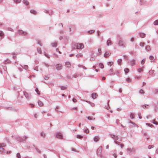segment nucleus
Masks as SVG:
<instances>
[{
  "instance_id": "f257e3e1",
  "label": "nucleus",
  "mask_w": 158,
  "mask_h": 158,
  "mask_svg": "<svg viewBox=\"0 0 158 158\" xmlns=\"http://www.w3.org/2000/svg\"><path fill=\"white\" fill-rule=\"evenodd\" d=\"M6 146V145L4 143H0V153H4V154H8L11 152V151H6L5 149L3 148Z\"/></svg>"
},
{
  "instance_id": "f03ea898",
  "label": "nucleus",
  "mask_w": 158,
  "mask_h": 158,
  "mask_svg": "<svg viewBox=\"0 0 158 158\" xmlns=\"http://www.w3.org/2000/svg\"><path fill=\"white\" fill-rule=\"evenodd\" d=\"M72 47L74 49H81L84 48V46L82 44L77 43L73 44Z\"/></svg>"
},
{
  "instance_id": "7ed1b4c3",
  "label": "nucleus",
  "mask_w": 158,
  "mask_h": 158,
  "mask_svg": "<svg viewBox=\"0 0 158 158\" xmlns=\"http://www.w3.org/2000/svg\"><path fill=\"white\" fill-rule=\"evenodd\" d=\"M17 34L22 36H26L27 35L28 33L27 31H24L21 29H18L17 31Z\"/></svg>"
},
{
  "instance_id": "20e7f679",
  "label": "nucleus",
  "mask_w": 158,
  "mask_h": 158,
  "mask_svg": "<svg viewBox=\"0 0 158 158\" xmlns=\"http://www.w3.org/2000/svg\"><path fill=\"white\" fill-rule=\"evenodd\" d=\"M23 94L26 98L27 99H29L31 98V95L30 93H28L25 91L23 92Z\"/></svg>"
},
{
  "instance_id": "39448f33",
  "label": "nucleus",
  "mask_w": 158,
  "mask_h": 158,
  "mask_svg": "<svg viewBox=\"0 0 158 158\" xmlns=\"http://www.w3.org/2000/svg\"><path fill=\"white\" fill-rule=\"evenodd\" d=\"M102 150V147L100 146L97 149V153L98 156H101V152Z\"/></svg>"
},
{
  "instance_id": "423d86ee",
  "label": "nucleus",
  "mask_w": 158,
  "mask_h": 158,
  "mask_svg": "<svg viewBox=\"0 0 158 158\" xmlns=\"http://www.w3.org/2000/svg\"><path fill=\"white\" fill-rule=\"evenodd\" d=\"M125 44V42L122 40L121 39H118V44L119 46H124Z\"/></svg>"
},
{
  "instance_id": "0eeeda50",
  "label": "nucleus",
  "mask_w": 158,
  "mask_h": 158,
  "mask_svg": "<svg viewBox=\"0 0 158 158\" xmlns=\"http://www.w3.org/2000/svg\"><path fill=\"white\" fill-rule=\"evenodd\" d=\"M135 60L133 59L129 61L128 64L132 66H134L135 63Z\"/></svg>"
},
{
  "instance_id": "6e6552de",
  "label": "nucleus",
  "mask_w": 158,
  "mask_h": 158,
  "mask_svg": "<svg viewBox=\"0 0 158 158\" xmlns=\"http://www.w3.org/2000/svg\"><path fill=\"white\" fill-rule=\"evenodd\" d=\"M56 137L59 139H62V135L60 132H57L56 133Z\"/></svg>"
},
{
  "instance_id": "1a4fd4ad",
  "label": "nucleus",
  "mask_w": 158,
  "mask_h": 158,
  "mask_svg": "<svg viewBox=\"0 0 158 158\" xmlns=\"http://www.w3.org/2000/svg\"><path fill=\"white\" fill-rule=\"evenodd\" d=\"M111 137L114 140V142L116 141L118 139V137L117 136L113 135L110 134Z\"/></svg>"
},
{
  "instance_id": "9d476101",
  "label": "nucleus",
  "mask_w": 158,
  "mask_h": 158,
  "mask_svg": "<svg viewBox=\"0 0 158 158\" xmlns=\"http://www.w3.org/2000/svg\"><path fill=\"white\" fill-rule=\"evenodd\" d=\"M56 68L57 70H61L62 68V66L61 64H57L56 65Z\"/></svg>"
},
{
  "instance_id": "9b49d317",
  "label": "nucleus",
  "mask_w": 158,
  "mask_h": 158,
  "mask_svg": "<svg viewBox=\"0 0 158 158\" xmlns=\"http://www.w3.org/2000/svg\"><path fill=\"white\" fill-rule=\"evenodd\" d=\"M106 43L107 46H109L112 44V43L110 38L108 39L106 42Z\"/></svg>"
},
{
  "instance_id": "f8f14e48",
  "label": "nucleus",
  "mask_w": 158,
  "mask_h": 158,
  "mask_svg": "<svg viewBox=\"0 0 158 158\" xmlns=\"http://www.w3.org/2000/svg\"><path fill=\"white\" fill-rule=\"evenodd\" d=\"M110 53L109 52H106L104 54V56L106 58L110 56Z\"/></svg>"
},
{
  "instance_id": "ddd939ff",
  "label": "nucleus",
  "mask_w": 158,
  "mask_h": 158,
  "mask_svg": "<svg viewBox=\"0 0 158 158\" xmlns=\"http://www.w3.org/2000/svg\"><path fill=\"white\" fill-rule=\"evenodd\" d=\"M15 139L17 140L18 141L21 142V141H22L23 140L21 139V138H20V137L17 136L15 137Z\"/></svg>"
},
{
  "instance_id": "4468645a",
  "label": "nucleus",
  "mask_w": 158,
  "mask_h": 158,
  "mask_svg": "<svg viewBox=\"0 0 158 158\" xmlns=\"http://www.w3.org/2000/svg\"><path fill=\"white\" fill-rule=\"evenodd\" d=\"M98 95L96 93H93L91 95V97L93 99H95L97 98Z\"/></svg>"
},
{
  "instance_id": "2eb2a0df",
  "label": "nucleus",
  "mask_w": 158,
  "mask_h": 158,
  "mask_svg": "<svg viewBox=\"0 0 158 158\" xmlns=\"http://www.w3.org/2000/svg\"><path fill=\"white\" fill-rule=\"evenodd\" d=\"M142 107L144 109H148L150 106L148 105H144L142 106Z\"/></svg>"
},
{
  "instance_id": "dca6fc26",
  "label": "nucleus",
  "mask_w": 158,
  "mask_h": 158,
  "mask_svg": "<svg viewBox=\"0 0 158 158\" xmlns=\"http://www.w3.org/2000/svg\"><path fill=\"white\" fill-rule=\"evenodd\" d=\"M129 123H132V124H133V125H131V126H130V127H136V126H137V125H136V124H135L134 123V122H132V121H129Z\"/></svg>"
},
{
  "instance_id": "f3484780",
  "label": "nucleus",
  "mask_w": 158,
  "mask_h": 158,
  "mask_svg": "<svg viewBox=\"0 0 158 158\" xmlns=\"http://www.w3.org/2000/svg\"><path fill=\"white\" fill-rule=\"evenodd\" d=\"M4 35V33L2 31H0V36L1 37V39H2V38L3 37Z\"/></svg>"
},
{
  "instance_id": "a211bd4d",
  "label": "nucleus",
  "mask_w": 158,
  "mask_h": 158,
  "mask_svg": "<svg viewBox=\"0 0 158 158\" xmlns=\"http://www.w3.org/2000/svg\"><path fill=\"white\" fill-rule=\"evenodd\" d=\"M23 3L26 6H27L28 5L29 3L27 0H23Z\"/></svg>"
},
{
  "instance_id": "6ab92c4d",
  "label": "nucleus",
  "mask_w": 158,
  "mask_h": 158,
  "mask_svg": "<svg viewBox=\"0 0 158 158\" xmlns=\"http://www.w3.org/2000/svg\"><path fill=\"white\" fill-rule=\"evenodd\" d=\"M99 137L98 136H96L94 137V141L95 142H97L99 140Z\"/></svg>"
},
{
  "instance_id": "aec40b11",
  "label": "nucleus",
  "mask_w": 158,
  "mask_h": 158,
  "mask_svg": "<svg viewBox=\"0 0 158 158\" xmlns=\"http://www.w3.org/2000/svg\"><path fill=\"white\" fill-rule=\"evenodd\" d=\"M65 66L68 68H69L70 67L71 64L69 62H66L65 63Z\"/></svg>"
},
{
  "instance_id": "412c9836",
  "label": "nucleus",
  "mask_w": 158,
  "mask_h": 158,
  "mask_svg": "<svg viewBox=\"0 0 158 158\" xmlns=\"http://www.w3.org/2000/svg\"><path fill=\"white\" fill-rule=\"evenodd\" d=\"M30 12L31 14H33L34 15H36L37 14V12L36 11H35V10H31Z\"/></svg>"
},
{
  "instance_id": "4be33fe9",
  "label": "nucleus",
  "mask_w": 158,
  "mask_h": 158,
  "mask_svg": "<svg viewBox=\"0 0 158 158\" xmlns=\"http://www.w3.org/2000/svg\"><path fill=\"white\" fill-rule=\"evenodd\" d=\"M84 129H85L84 130V132L86 133H89V131L88 129L86 127H85Z\"/></svg>"
},
{
  "instance_id": "5701e85b",
  "label": "nucleus",
  "mask_w": 158,
  "mask_h": 158,
  "mask_svg": "<svg viewBox=\"0 0 158 158\" xmlns=\"http://www.w3.org/2000/svg\"><path fill=\"white\" fill-rule=\"evenodd\" d=\"M122 62V60L121 59H118L117 60L118 64L120 65L121 64V62Z\"/></svg>"
},
{
  "instance_id": "b1692460",
  "label": "nucleus",
  "mask_w": 158,
  "mask_h": 158,
  "mask_svg": "<svg viewBox=\"0 0 158 158\" xmlns=\"http://www.w3.org/2000/svg\"><path fill=\"white\" fill-rule=\"evenodd\" d=\"M133 150L134 149L133 148H128L127 149V152L129 153L132 152Z\"/></svg>"
},
{
  "instance_id": "393cba45",
  "label": "nucleus",
  "mask_w": 158,
  "mask_h": 158,
  "mask_svg": "<svg viewBox=\"0 0 158 158\" xmlns=\"http://www.w3.org/2000/svg\"><path fill=\"white\" fill-rule=\"evenodd\" d=\"M27 137L26 136H24L23 137V138H21V139L23 140L22 141H21V142H24V141H25V140L27 138Z\"/></svg>"
},
{
  "instance_id": "a878e982",
  "label": "nucleus",
  "mask_w": 158,
  "mask_h": 158,
  "mask_svg": "<svg viewBox=\"0 0 158 158\" xmlns=\"http://www.w3.org/2000/svg\"><path fill=\"white\" fill-rule=\"evenodd\" d=\"M124 71L125 74H127L129 72V69L128 68H126L124 69Z\"/></svg>"
},
{
  "instance_id": "bb28decb",
  "label": "nucleus",
  "mask_w": 158,
  "mask_h": 158,
  "mask_svg": "<svg viewBox=\"0 0 158 158\" xmlns=\"http://www.w3.org/2000/svg\"><path fill=\"white\" fill-rule=\"evenodd\" d=\"M22 68L24 69H25L27 70L28 69V66L27 65H24L23 66L21 65Z\"/></svg>"
},
{
  "instance_id": "cd10ccee",
  "label": "nucleus",
  "mask_w": 158,
  "mask_h": 158,
  "mask_svg": "<svg viewBox=\"0 0 158 158\" xmlns=\"http://www.w3.org/2000/svg\"><path fill=\"white\" fill-rule=\"evenodd\" d=\"M57 43L56 42L53 43L52 44V45L53 47H56L57 46Z\"/></svg>"
},
{
  "instance_id": "c85d7f7f",
  "label": "nucleus",
  "mask_w": 158,
  "mask_h": 158,
  "mask_svg": "<svg viewBox=\"0 0 158 158\" xmlns=\"http://www.w3.org/2000/svg\"><path fill=\"white\" fill-rule=\"evenodd\" d=\"M38 104L39 106H42L43 105V103L41 101H39L38 102Z\"/></svg>"
},
{
  "instance_id": "c756f323",
  "label": "nucleus",
  "mask_w": 158,
  "mask_h": 158,
  "mask_svg": "<svg viewBox=\"0 0 158 158\" xmlns=\"http://www.w3.org/2000/svg\"><path fill=\"white\" fill-rule=\"evenodd\" d=\"M140 37L142 38H144L145 36V34L142 33H140Z\"/></svg>"
},
{
  "instance_id": "7c9ffc66",
  "label": "nucleus",
  "mask_w": 158,
  "mask_h": 158,
  "mask_svg": "<svg viewBox=\"0 0 158 158\" xmlns=\"http://www.w3.org/2000/svg\"><path fill=\"white\" fill-rule=\"evenodd\" d=\"M35 91L36 92V93H37V94L38 95H40V93L39 90H38V89L37 88H36V89H35Z\"/></svg>"
},
{
  "instance_id": "2f4dec72",
  "label": "nucleus",
  "mask_w": 158,
  "mask_h": 158,
  "mask_svg": "<svg viewBox=\"0 0 158 158\" xmlns=\"http://www.w3.org/2000/svg\"><path fill=\"white\" fill-rule=\"evenodd\" d=\"M83 56L82 54L81 53H78L77 55H76V56L77 57H82Z\"/></svg>"
},
{
  "instance_id": "473e14b6",
  "label": "nucleus",
  "mask_w": 158,
  "mask_h": 158,
  "mask_svg": "<svg viewBox=\"0 0 158 158\" xmlns=\"http://www.w3.org/2000/svg\"><path fill=\"white\" fill-rule=\"evenodd\" d=\"M153 24L155 25H158V20H155L153 23Z\"/></svg>"
},
{
  "instance_id": "72a5a7b5",
  "label": "nucleus",
  "mask_w": 158,
  "mask_h": 158,
  "mask_svg": "<svg viewBox=\"0 0 158 158\" xmlns=\"http://www.w3.org/2000/svg\"><path fill=\"white\" fill-rule=\"evenodd\" d=\"M145 49L147 51H149L150 49V47L149 46H147L145 47Z\"/></svg>"
},
{
  "instance_id": "f704fd0d",
  "label": "nucleus",
  "mask_w": 158,
  "mask_h": 158,
  "mask_svg": "<svg viewBox=\"0 0 158 158\" xmlns=\"http://www.w3.org/2000/svg\"><path fill=\"white\" fill-rule=\"evenodd\" d=\"M99 66L101 69H103L104 67V66L103 64L100 63L99 64Z\"/></svg>"
},
{
  "instance_id": "c9c22d12",
  "label": "nucleus",
  "mask_w": 158,
  "mask_h": 158,
  "mask_svg": "<svg viewBox=\"0 0 158 158\" xmlns=\"http://www.w3.org/2000/svg\"><path fill=\"white\" fill-rule=\"evenodd\" d=\"M76 137L77 138L80 139H82L83 138V136L80 135H77Z\"/></svg>"
},
{
  "instance_id": "e433bc0d",
  "label": "nucleus",
  "mask_w": 158,
  "mask_h": 158,
  "mask_svg": "<svg viewBox=\"0 0 158 158\" xmlns=\"http://www.w3.org/2000/svg\"><path fill=\"white\" fill-rule=\"evenodd\" d=\"M140 5H143L145 2V1L143 0H140Z\"/></svg>"
},
{
  "instance_id": "4c0bfd02",
  "label": "nucleus",
  "mask_w": 158,
  "mask_h": 158,
  "mask_svg": "<svg viewBox=\"0 0 158 158\" xmlns=\"http://www.w3.org/2000/svg\"><path fill=\"white\" fill-rule=\"evenodd\" d=\"M95 31L94 30H91L90 31H88V33L89 34H92Z\"/></svg>"
},
{
  "instance_id": "58836bf2",
  "label": "nucleus",
  "mask_w": 158,
  "mask_h": 158,
  "mask_svg": "<svg viewBox=\"0 0 158 158\" xmlns=\"http://www.w3.org/2000/svg\"><path fill=\"white\" fill-rule=\"evenodd\" d=\"M37 52L40 54H41L42 53L41 50L40 48H37Z\"/></svg>"
},
{
  "instance_id": "ea45409f",
  "label": "nucleus",
  "mask_w": 158,
  "mask_h": 158,
  "mask_svg": "<svg viewBox=\"0 0 158 158\" xmlns=\"http://www.w3.org/2000/svg\"><path fill=\"white\" fill-rule=\"evenodd\" d=\"M10 60H8V59H7L6 60H5V64H6L7 63H10Z\"/></svg>"
},
{
  "instance_id": "a19ab883",
  "label": "nucleus",
  "mask_w": 158,
  "mask_h": 158,
  "mask_svg": "<svg viewBox=\"0 0 158 158\" xmlns=\"http://www.w3.org/2000/svg\"><path fill=\"white\" fill-rule=\"evenodd\" d=\"M44 12H45L46 13H48V14L49 15H51L52 12H49V11L47 10H44Z\"/></svg>"
},
{
  "instance_id": "79ce46f5",
  "label": "nucleus",
  "mask_w": 158,
  "mask_h": 158,
  "mask_svg": "<svg viewBox=\"0 0 158 158\" xmlns=\"http://www.w3.org/2000/svg\"><path fill=\"white\" fill-rule=\"evenodd\" d=\"M40 135L41 136L44 137L45 136V135L44 132H41L40 133Z\"/></svg>"
},
{
  "instance_id": "37998d69",
  "label": "nucleus",
  "mask_w": 158,
  "mask_h": 158,
  "mask_svg": "<svg viewBox=\"0 0 158 158\" xmlns=\"http://www.w3.org/2000/svg\"><path fill=\"white\" fill-rule=\"evenodd\" d=\"M145 61V59H143V60H142L141 61V64L142 65L143 64H144Z\"/></svg>"
},
{
  "instance_id": "c03bdc74",
  "label": "nucleus",
  "mask_w": 158,
  "mask_h": 158,
  "mask_svg": "<svg viewBox=\"0 0 158 158\" xmlns=\"http://www.w3.org/2000/svg\"><path fill=\"white\" fill-rule=\"evenodd\" d=\"M137 71L139 72L140 73L141 71H143V68H139L137 69Z\"/></svg>"
},
{
  "instance_id": "a18cd8bd",
  "label": "nucleus",
  "mask_w": 158,
  "mask_h": 158,
  "mask_svg": "<svg viewBox=\"0 0 158 158\" xmlns=\"http://www.w3.org/2000/svg\"><path fill=\"white\" fill-rule=\"evenodd\" d=\"M43 64L46 67H48L50 66V65L46 63L45 62L43 63Z\"/></svg>"
},
{
  "instance_id": "49530a36",
  "label": "nucleus",
  "mask_w": 158,
  "mask_h": 158,
  "mask_svg": "<svg viewBox=\"0 0 158 158\" xmlns=\"http://www.w3.org/2000/svg\"><path fill=\"white\" fill-rule=\"evenodd\" d=\"M109 72L111 73H108L107 74L108 75H110L111 74V73H112L113 72V70L112 69H110V70Z\"/></svg>"
},
{
  "instance_id": "de8ad7c7",
  "label": "nucleus",
  "mask_w": 158,
  "mask_h": 158,
  "mask_svg": "<svg viewBox=\"0 0 158 158\" xmlns=\"http://www.w3.org/2000/svg\"><path fill=\"white\" fill-rule=\"evenodd\" d=\"M154 70H150L149 71V73L150 74H152L153 73H154Z\"/></svg>"
},
{
  "instance_id": "09e8293b",
  "label": "nucleus",
  "mask_w": 158,
  "mask_h": 158,
  "mask_svg": "<svg viewBox=\"0 0 158 158\" xmlns=\"http://www.w3.org/2000/svg\"><path fill=\"white\" fill-rule=\"evenodd\" d=\"M113 64V63L112 62H110L109 61V62H108V63H107L108 65H109L110 66H111Z\"/></svg>"
},
{
  "instance_id": "8fccbe9b",
  "label": "nucleus",
  "mask_w": 158,
  "mask_h": 158,
  "mask_svg": "<svg viewBox=\"0 0 158 158\" xmlns=\"http://www.w3.org/2000/svg\"><path fill=\"white\" fill-rule=\"evenodd\" d=\"M14 0V2L16 3H19L21 1V0Z\"/></svg>"
},
{
  "instance_id": "3c124183",
  "label": "nucleus",
  "mask_w": 158,
  "mask_h": 158,
  "mask_svg": "<svg viewBox=\"0 0 158 158\" xmlns=\"http://www.w3.org/2000/svg\"><path fill=\"white\" fill-rule=\"evenodd\" d=\"M154 92L155 94H157L158 93V89H156L154 91Z\"/></svg>"
},
{
  "instance_id": "603ef678",
  "label": "nucleus",
  "mask_w": 158,
  "mask_h": 158,
  "mask_svg": "<svg viewBox=\"0 0 158 158\" xmlns=\"http://www.w3.org/2000/svg\"><path fill=\"white\" fill-rule=\"evenodd\" d=\"M149 59L150 60H153L154 59V57L152 56H150L149 57Z\"/></svg>"
},
{
  "instance_id": "864d4df0",
  "label": "nucleus",
  "mask_w": 158,
  "mask_h": 158,
  "mask_svg": "<svg viewBox=\"0 0 158 158\" xmlns=\"http://www.w3.org/2000/svg\"><path fill=\"white\" fill-rule=\"evenodd\" d=\"M98 55H100L101 54V52H102V50L100 48H99L98 50Z\"/></svg>"
},
{
  "instance_id": "5fc2aeb1",
  "label": "nucleus",
  "mask_w": 158,
  "mask_h": 158,
  "mask_svg": "<svg viewBox=\"0 0 158 158\" xmlns=\"http://www.w3.org/2000/svg\"><path fill=\"white\" fill-rule=\"evenodd\" d=\"M35 149L36 150V151L39 153H41V151H40L38 149V148L35 147Z\"/></svg>"
},
{
  "instance_id": "6e6d98bb",
  "label": "nucleus",
  "mask_w": 158,
  "mask_h": 158,
  "mask_svg": "<svg viewBox=\"0 0 158 158\" xmlns=\"http://www.w3.org/2000/svg\"><path fill=\"white\" fill-rule=\"evenodd\" d=\"M130 117L131 118V119H133L134 118V114H132V113H131L130 115Z\"/></svg>"
},
{
  "instance_id": "4d7b16f0",
  "label": "nucleus",
  "mask_w": 158,
  "mask_h": 158,
  "mask_svg": "<svg viewBox=\"0 0 158 158\" xmlns=\"http://www.w3.org/2000/svg\"><path fill=\"white\" fill-rule=\"evenodd\" d=\"M154 147V146L153 145H149L148 146V148L149 149H150Z\"/></svg>"
},
{
  "instance_id": "13d9d810",
  "label": "nucleus",
  "mask_w": 158,
  "mask_h": 158,
  "mask_svg": "<svg viewBox=\"0 0 158 158\" xmlns=\"http://www.w3.org/2000/svg\"><path fill=\"white\" fill-rule=\"evenodd\" d=\"M139 93L141 94H144V91L142 89H140L139 90Z\"/></svg>"
},
{
  "instance_id": "bf43d9fd",
  "label": "nucleus",
  "mask_w": 158,
  "mask_h": 158,
  "mask_svg": "<svg viewBox=\"0 0 158 158\" xmlns=\"http://www.w3.org/2000/svg\"><path fill=\"white\" fill-rule=\"evenodd\" d=\"M144 45V43L140 42L139 44V45L141 47H143Z\"/></svg>"
},
{
  "instance_id": "052dcab7",
  "label": "nucleus",
  "mask_w": 158,
  "mask_h": 158,
  "mask_svg": "<svg viewBox=\"0 0 158 158\" xmlns=\"http://www.w3.org/2000/svg\"><path fill=\"white\" fill-rule=\"evenodd\" d=\"M61 90H64L66 89V87L64 86H61L60 87Z\"/></svg>"
},
{
  "instance_id": "680f3d73",
  "label": "nucleus",
  "mask_w": 158,
  "mask_h": 158,
  "mask_svg": "<svg viewBox=\"0 0 158 158\" xmlns=\"http://www.w3.org/2000/svg\"><path fill=\"white\" fill-rule=\"evenodd\" d=\"M17 157L18 158H21L20 154L19 153L17 154Z\"/></svg>"
},
{
  "instance_id": "e2e57ef3",
  "label": "nucleus",
  "mask_w": 158,
  "mask_h": 158,
  "mask_svg": "<svg viewBox=\"0 0 158 158\" xmlns=\"http://www.w3.org/2000/svg\"><path fill=\"white\" fill-rule=\"evenodd\" d=\"M44 55L47 58H49L50 56H48V54H47L45 52L44 53Z\"/></svg>"
},
{
  "instance_id": "0e129e2a",
  "label": "nucleus",
  "mask_w": 158,
  "mask_h": 158,
  "mask_svg": "<svg viewBox=\"0 0 158 158\" xmlns=\"http://www.w3.org/2000/svg\"><path fill=\"white\" fill-rule=\"evenodd\" d=\"M8 30L9 31H13L14 30L13 29L10 27H9L8 29Z\"/></svg>"
},
{
  "instance_id": "69168bd1",
  "label": "nucleus",
  "mask_w": 158,
  "mask_h": 158,
  "mask_svg": "<svg viewBox=\"0 0 158 158\" xmlns=\"http://www.w3.org/2000/svg\"><path fill=\"white\" fill-rule=\"evenodd\" d=\"M126 80L127 82H129L131 81V79L129 78H128L126 79Z\"/></svg>"
},
{
  "instance_id": "338daca9",
  "label": "nucleus",
  "mask_w": 158,
  "mask_h": 158,
  "mask_svg": "<svg viewBox=\"0 0 158 158\" xmlns=\"http://www.w3.org/2000/svg\"><path fill=\"white\" fill-rule=\"evenodd\" d=\"M78 76H79V75L77 74H75L73 75V77L75 78H76Z\"/></svg>"
},
{
  "instance_id": "774afa93",
  "label": "nucleus",
  "mask_w": 158,
  "mask_h": 158,
  "mask_svg": "<svg viewBox=\"0 0 158 158\" xmlns=\"http://www.w3.org/2000/svg\"><path fill=\"white\" fill-rule=\"evenodd\" d=\"M123 57L126 60H127L128 59V57L127 56L124 55L123 56Z\"/></svg>"
}]
</instances>
